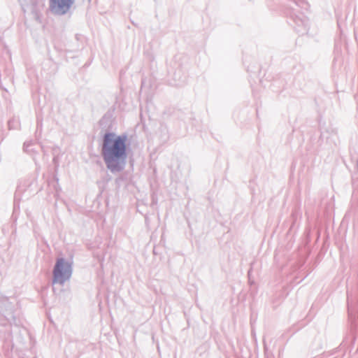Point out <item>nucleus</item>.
Instances as JSON below:
<instances>
[{
  "label": "nucleus",
  "instance_id": "1",
  "mask_svg": "<svg viewBox=\"0 0 358 358\" xmlns=\"http://www.w3.org/2000/svg\"><path fill=\"white\" fill-rule=\"evenodd\" d=\"M126 137L107 133L104 135L102 155L108 168L117 165L120 159L126 157Z\"/></svg>",
  "mask_w": 358,
  "mask_h": 358
},
{
  "label": "nucleus",
  "instance_id": "2",
  "mask_svg": "<svg viewBox=\"0 0 358 358\" xmlns=\"http://www.w3.org/2000/svg\"><path fill=\"white\" fill-rule=\"evenodd\" d=\"M53 274V282L62 284L68 280L71 275V266L68 263L65 262L63 259H59L57 262Z\"/></svg>",
  "mask_w": 358,
  "mask_h": 358
},
{
  "label": "nucleus",
  "instance_id": "3",
  "mask_svg": "<svg viewBox=\"0 0 358 358\" xmlns=\"http://www.w3.org/2000/svg\"><path fill=\"white\" fill-rule=\"evenodd\" d=\"M74 0H50V8L52 12L64 14L69 10Z\"/></svg>",
  "mask_w": 358,
  "mask_h": 358
}]
</instances>
